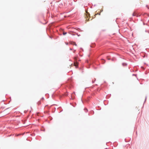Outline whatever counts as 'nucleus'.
<instances>
[{"label": "nucleus", "mask_w": 149, "mask_h": 149, "mask_svg": "<svg viewBox=\"0 0 149 149\" xmlns=\"http://www.w3.org/2000/svg\"><path fill=\"white\" fill-rule=\"evenodd\" d=\"M102 63L103 64H104L105 62V61L103 59H102Z\"/></svg>", "instance_id": "obj_3"}, {"label": "nucleus", "mask_w": 149, "mask_h": 149, "mask_svg": "<svg viewBox=\"0 0 149 149\" xmlns=\"http://www.w3.org/2000/svg\"><path fill=\"white\" fill-rule=\"evenodd\" d=\"M72 44L73 45H75L76 46L77 45L75 42H73Z\"/></svg>", "instance_id": "obj_5"}, {"label": "nucleus", "mask_w": 149, "mask_h": 149, "mask_svg": "<svg viewBox=\"0 0 149 149\" xmlns=\"http://www.w3.org/2000/svg\"><path fill=\"white\" fill-rule=\"evenodd\" d=\"M137 14V13L136 12H134L132 14V15L133 16H136Z\"/></svg>", "instance_id": "obj_1"}, {"label": "nucleus", "mask_w": 149, "mask_h": 149, "mask_svg": "<svg viewBox=\"0 0 149 149\" xmlns=\"http://www.w3.org/2000/svg\"><path fill=\"white\" fill-rule=\"evenodd\" d=\"M74 65L76 67H77L78 66V63L77 62H74Z\"/></svg>", "instance_id": "obj_2"}, {"label": "nucleus", "mask_w": 149, "mask_h": 149, "mask_svg": "<svg viewBox=\"0 0 149 149\" xmlns=\"http://www.w3.org/2000/svg\"><path fill=\"white\" fill-rule=\"evenodd\" d=\"M107 59L108 60H110V58H109V57H108V56H107Z\"/></svg>", "instance_id": "obj_6"}, {"label": "nucleus", "mask_w": 149, "mask_h": 149, "mask_svg": "<svg viewBox=\"0 0 149 149\" xmlns=\"http://www.w3.org/2000/svg\"><path fill=\"white\" fill-rule=\"evenodd\" d=\"M63 35H65L67 34V33L65 32H63Z\"/></svg>", "instance_id": "obj_4"}]
</instances>
